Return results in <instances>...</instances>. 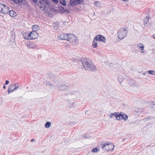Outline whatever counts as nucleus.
I'll return each mask as SVG.
<instances>
[{
  "label": "nucleus",
  "instance_id": "nucleus-14",
  "mask_svg": "<svg viewBox=\"0 0 155 155\" xmlns=\"http://www.w3.org/2000/svg\"><path fill=\"white\" fill-rule=\"evenodd\" d=\"M24 38L26 40H30V33L28 32H26L23 35Z\"/></svg>",
  "mask_w": 155,
  "mask_h": 155
},
{
  "label": "nucleus",
  "instance_id": "nucleus-33",
  "mask_svg": "<svg viewBox=\"0 0 155 155\" xmlns=\"http://www.w3.org/2000/svg\"><path fill=\"white\" fill-rule=\"evenodd\" d=\"M45 84H46V85L50 86L51 87H52V84L49 82L46 81Z\"/></svg>",
  "mask_w": 155,
  "mask_h": 155
},
{
  "label": "nucleus",
  "instance_id": "nucleus-27",
  "mask_svg": "<svg viewBox=\"0 0 155 155\" xmlns=\"http://www.w3.org/2000/svg\"><path fill=\"white\" fill-rule=\"evenodd\" d=\"M149 20V18L147 17H146L144 20L143 22L144 23L146 24H147Z\"/></svg>",
  "mask_w": 155,
  "mask_h": 155
},
{
  "label": "nucleus",
  "instance_id": "nucleus-29",
  "mask_svg": "<svg viewBox=\"0 0 155 155\" xmlns=\"http://www.w3.org/2000/svg\"><path fill=\"white\" fill-rule=\"evenodd\" d=\"M13 85H14V88L15 89V90L17 89V88H18L19 86V84L17 83H15V84H13Z\"/></svg>",
  "mask_w": 155,
  "mask_h": 155
},
{
  "label": "nucleus",
  "instance_id": "nucleus-6",
  "mask_svg": "<svg viewBox=\"0 0 155 155\" xmlns=\"http://www.w3.org/2000/svg\"><path fill=\"white\" fill-rule=\"evenodd\" d=\"M9 8L3 3H1L0 5V13L7 14L9 11Z\"/></svg>",
  "mask_w": 155,
  "mask_h": 155
},
{
  "label": "nucleus",
  "instance_id": "nucleus-11",
  "mask_svg": "<svg viewBox=\"0 0 155 155\" xmlns=\"http://www.w3.org/2000/svg\"><path fill=\"white\" fill-rule=\"evenodd\" d=\"M58 89L61 91H66L69 89V87L65 85H61L58 87Z\"/></svg>",
  "mask_w": 155,
  "mask_h": 155
},
{
  "label": "nucleus",
  "instance_id": "nucleus-16",
  "mask_svg": "<svg viewBox=\"0 0 155 155\" xmlns=\"http://www.w3.org/2000/svg\"><path fill=\"white\" fill-rule=\"evenodd\" d=\"M117 115L116 116V118L117 120H122L121 117H122V113L120 112V113H119L118 112H117Z\"/></svg>",
  "mask_w": 155,
  "mask_h": 155
},
{
  "label": "nucleus",
  "instance_id": "nucleus-23",
  "mask_svg": "<svg viewBox=\"0 0 155 155\" xmlns=\"http://www.w3.org/2000/svg\"><path fill=\"white\" fill-rule=\"evenodd\" d=\"M13 2L16 4H20L23 2L24 0H12Z\"/></svg>",
  "mask_w": 155,
  "mask_h": 155
},
{
  "label": "nucleus",
  "instance_id": "nucleus-5",
  "mask_svg": "<svg viewBox=\"0 0 155 155\" xmlns=\"http://www.w3.org/2000/svg\"><path fill=\"white\" fill-rule=\"evenodd\" d=\"M127 33V31L125 28L120 29L117 33L118 39L121 40L124 38L126 37Z\"/></svg>",
  "mask_w": 155,
  "mask_h": 155
},
{
  "label": "nucleus",
  "instance_id": "nucleus-45",
  "mask_svg": "<svg viewBox=\"0 0 155 155\" xmlns=\"http://www.w3.org/2000/svg\"><path fill=\"white\" fill-rule=\"evenodd\" d=\"M153 105H154L155 106V105L154 104Z\"/></svg>",
  "mask_w": 155,
  "mask_h": 155
},
{
  "label": "nucleus",
  "instance_id": "nucleus-1",
  "mask_svg": "<svg viewBox=\"0 0 155 155\" xmlns=\"http://www.w3.org/2000/svg\"><path fill=\"white\" fill-rule=\"evenodd\" d=\"M81 62L82 65L85 70L92 71L97 70L95 65L89 59L83 58L82 59Z\"/></svg>",
  "mask_w": 155,
  "mask_h": 155
},
{
  "label": "nucleus",
  "instance_id": "nucleus-30",
  "mask_svg": "<svg viewBox=\"0 0 155 155\" xmlns=\"http://www.w3.org/2000/svg\"><path fill=\"white\" fill-rule=\"evenodd\" d=\"M94 4L96 7H100V4L98 1L95 2Z\"/></svg>",
  "mask_w": 155,
  "mask_h": 155
},
{
  "label": "nucleus",
  "instance_id": "nucleus-13",
  "mask_svg": "<svg viewBox=\"0 0 155 155\" xmlns=\"http://www.w3.org/2000/svg\"><path fill=\"white\" fill-rule=\"evenodd\" d=\"M137 47L140 50V51H140L141 53H143V51L144 49V46L142 43H139L137 45Z\"/></svg>",
  "mask_w": 155,
  "mask_h": 155
},
{
  "label": "nucleus",
  "instance_id": "nucleus-7",
  "mask_svg": "<svg viewBox=\"0 0 155 155\" xmlns=\"http://www.w3.org/2000/svg\"><path fill=\"white\" fill-rule=\"evenodd\" d=\"M94 41H101L104 42V43L106 42V39L104 37L103 35H97L94 38Z\"/></svg>",
  "mask_w": 155,
  "mask_h": 155
},
{
  "label": "nucleus",
  "instance_id": "nucleus-9",
  "mask_svg": "<svg viewBox=\"0 0 155 155\" xmlns=\"http://www.w3.org/2000/svg\"><path fill=\"white\" fill-rule=\"evenodd\" d=\"M29 33L30 40L36 38L38 36V34L36 32L32 31Z\"/></svg>",
  "mask_w": 155,
  "mask_h": 155
},
{
  "label": "nucleus",
  "instance_id": "nucleus-4",
  "mask_svg": "<svg viewBox=\"0 0 155 155\" xmlns=\"http://www.w3.org/2000/svg\"><path fill=\"white\" fill-rule=\"evenodd\" d=\"M102 148L105 151H107L110 150H113L114 148V146L112 143H104L101 145Z\"/></svg>",
  "mask_w": 155,
  "mask_h": 155
},
{
  "label": "nucleus",
  "instance_id": "nucleus-28",
  "mask_svg": "<svg viewBox=\"0 0 155 155\" xmlns=\"http://www.w3.org/2000/svg\"><path fill=\"white\" fill-rule=\"evenodd\" d=\"M28 45L29 47L31 48H33L35 47V44L34 43H30Z\"/></svg>",
  "mask_w": 155,
  "mask_h": 155
},
{
  "label": "nucleus",
  "instance_id": "nucleus-36",
  "mask_svg": "<svg viewBox=\"0 0 155 155\" xmlns=\"http://www.w3.org/2000/svg\"><path fill=\"white\" fill-rule=\"evenodd\" d=\"M9 83V81L8 80H6L5 81V84L7 85Z\"/></svg>",
  "mask_w": 155,
  "mask_h": 155
},
{
  "label": "nucleus",
  "instance_id": "nucleus-18",
  "mask_svg": "<svg viewBox=\"0 0 155 155\" xmlns=\"http://www.w3.org/2000/svg\"><path fill=\"white\" fill-rule=\"evenodd\" d=\"M129 83L131 85L134 86V87H137L138 86L137 83L135 82V81L134 80H130L129 81Z\"/></svg>",
  "mask_w": 155,
  "mask_h": 155
},
{
  "label": "nucleus",
  "instance_id": "nucleus-10",
  "mask_svg": "<svg viewBox=\"0 0 155 155\" xmlns=\"http://www.w3.org/2000/svg\"><path fill=\"white\" fill-rule=\"evenodd\" d=\"M83 0H70V4L72 6L81 3Z\"/></svg>",
  "mask_w": 155,
  "mask_h": 155
},
{
  "label": "nucleus",
  "instance_id": "nucleus-2",
  "mask_svg": "<svg viewBox=\"0 0 155 155\" xmlns=\"http://www.w3.org/2000/svg\"><path fill=\"white\" fill-rule=\"evenodd\" d=\"M38 5L41 9L44 10L46 8L50 7V3L49 0H41L38 3Z\"/></svg>",
  "mask_w": 155,
  "mask_h": 155
},
{
  "label": "nucleus",
  "instance_id": "nucleus-39",
  "mask_svg": "<svg viewBox=\"0 0 155 155\" xmlns=\"http://www.w3.org/2000/svg\"><path fill=\"white\" fill-rule=\"evenodd\" d=\"M35 141V140L34 139H32L31 140V141L32 142H34Z\"/></svg>",
  "mask_w": 155,
  "mask_h": 155
},
{
  "label": "nucleus",
  "instance_id": "nucleus-3",
  "mask_svg": "<svg viewBox=\"0 0 155 155\" xmlns=\"http://www.w3.org/2000/svg\"><path fill=\"white\" fill-rule=\"evenodd\" d=\"M68 41L72 45L76 46L78 43V38L73 34H69V37Z\"/></svg>",
  "mask_w": 155,
  "mask_h": 155
},
{
  "label": "nucleus",
  "instance_id": "nucleus-24",
  "mask_svg": "<svg viewBox=\"0 0 155 155\" xmlns=\"http://www.w3.org/2000/svg\"><path fill=\"white\" fill-rule=\"evenodd\" d=\"M117 112L116 113H111L110 114H109V117L110 118H112L113 117V116H114L115 117H116L117 115Z\"/></svg>",
  "mask_w": 155,
  "mask_h": 155
},
{
  "label": "nucleus",
  "instance_id": "nucleus-25",
  "mask_svg": "<svg viewBox=\"0 0 155 155\" xmlns=\"http://www.w3.org/2000/svg\"><path fill=\"white\" fill-rule=\"evenodd\" d=\"M148 73L151 75H155V71L153 70H150L148 71Z\"/></svg>",
  "mask_w": 155,
  "mask_h": 155
},
{
  "label": "nucleus",
  "instance_id": "nucleus-26",
  "mask_svg": "<svg viewBox=\"0 0 155 155\" xmlns=\"http://www.w3.org/2000/svg\"><path fill=\"white\" fill-rule=\"evenodd\" d=\"M118 80L120 84H121V83L122 82L123 80V79L122 78L121 76L119 75L118 78Z\"/></svg>",
  "mask_w": 155,
  "mask_h": 155
},
{
  "label": "nucleus",
  "instance_id": "nucleus-41",
  "mask_svg": "<svg viewBox=\"0 0 155 155\" xmlns=\"http://www.w3.org/2000/svg\"><path fill=\"white\" fill-rule=\"evenodd\" d=\"M3 88L5 89L6 88V86L5 85L3 86Z\"/></svg>",
  "mask_w": 155,
  "mask_h": 155
},
{
  "label": "nucleus",
  "instance_id": "nucleus-34",
  "mask_svg": "<svg viewBox=\"0 0 155 155\" xmlns=\"http://www.w3.org/2000/svg\"><path fill=\"white\" fill-rule=\"evenodd\" d=\"M92 151L93 152H94V153H96L97 152V148H95L94 149H93L92 150Z\"/></svg>",
  "mask_w": 155,
  "mask_h": 155
},
{
  "label": "nucleus",
  "instance_id": "nucleus-12",
  "mask_svg": "<svg viewBox=\"0 0 155 155\" xmlns=\"http://www.w3.org/2000/svg\"><path fill=\"white\" fill-rule=\"evenodd\" d=\"M14 85L13 84L10 85L8 87V94H9L11 92H13L15 90L14 88Z\"/></svg>",
  "mask_w": 155,
  "mask_h": 155
},
{
  "label": "nucleus",
  "instance_id": "nucleus-22",
  "mask_svg": "<svg viewBox=\"0 0 155 155\" xmlns=\"http://www.w3.org/2000/svg\"><path fill=\"white\" fill-rule=\"evenodd\" d=\"M51 126V123L50 122H47L45 124V127L46 128H49Z\"/></svg>",
  "mask_w": 155,
  "mask_h": 155
},
{
  "label": "nucleus",
  "instance_id": "nucleus-35",
  "mask_svg": "<svg viewBox=\"0 0 155 155\" xmlns=\"http://www.w3.org/2000/svg\"><path fill=\"white\" fill-rule=\"evenodd\" d=\"M54 3L57 4L58 2V0H51Z\"/></svg>",
  "mask_w": 155,
  "mask_h": 155
},
{
  "label": "nucleus",
  "instance_id": "nucleus-19",
  "mask_svg": "<svg viewBox=\"0 0 155 155\" xmlns=\"http://www.w3.org/2000/svg\"><path fill=\"white\" fill-rule=\"evenodd\" d=\"M76 106V104L75 102H71L69 103L68 104V107L69 108H73L74 107H75Z\"/></svg>",
  "mask_w": 155,
  "mask_h": 155
},
{
  "label": "nucleus",
  "instance_id": "nucleus-17",
  "mask_svg": "<svg viewBox=\"0 0 155 155\" xmlns=\"http://www.w3.org/2000/svg\"><path fill=\"white\" fill-rule=\"evenodd\" d=\"M9 15L12 17H14L16 16V13L15 12H14L13 10H11L9 11Z\"/></svg>",
  "mask_w": 155,
  "mask_h": 155
},
{
  "label": "nucleus",
  "instance_id": "nucleus-15",
  "mask_svg": "<svg viewBox=\"0 0 155 155\" xmlns=\"http://www.w3.org/2000/svg\"><path fill=\"white\" fill-rule=\"evenodd\" d=\"M39 27L37 25H34L32 26V31L37 32L39 30Z\"/></svg>",
  "mask_w": 155,
  "mask_h": 155
},
{
  "label": "nucleus",
  "instance_id": "nucleus-37",
  "mask_svg": "<svg viewBox=\"0 0 155 155\" xmlns=\"http://www.w3.org/2000/svg\"><path fill=\"white\" fill-rule=\"evenodd\" d=\"M33 2L34 3H36L37 2V1L38 0H32Z\"/></svg>",
  "mask_w": 155,
  "mask_h": 155
},
{
  "label": "nucleus",
  "instance_id": "nucleus-32",
  "mask_svg": "<svg viewBox=\"0 0 155 155\" xmlns=\"http://www.w3.org/2000/svg\"><path fill=\"white\" fill-rule=\"evenodd\" d=\"M78 93L76 91H71V92H70V94H78Z\"/></svg>",
  "mask_w": 155,
  "mask_h": 155
},
{
  "label": "nucleus",
  "instance_id": "nucleus-8",
  "mask_svg": "<svg viewBox=\"0 0 155 155\" xmlns=\"http://www.w3.org/2000/svg\"><path fill=\"white\" fill-rule=\"evenodd\" d=\"M70 34L62 33L60 34L58 36L59 38L61 40H68Z\"/></svg>",
  "mask_w": 155,
  "mask_h": 155
},
{
  "label": "nucleus",
  "instance_id": "nucleus-21",
  "mask_svg": "<svg viewBox=\"0 0 155 155\" xmlns=\"http://www.w3.org/2000/svg\"><path fill=\"white\" fill-rule=\"evenodd\" d=\"M96 41H94V39L93 40V41L92 43V46L94 48H96L97 46V43Z\"/></svg>",
  "mask_w": 155,
  "mask_h": 155
},
{
  "label": "nucleus",
  "instance_id": "nucleus-20",
  "mask_svg": "<svg viewBox=\"0 0 155 155\" xmlns=\"http://www.w3.org/2000/svg\"><path fill=\"white\" fill-rule=\"evenodd\" d=\"M122 117H121L122 118V119H124V120H127V119H128V116L126 115L125 114H123L122 113Z\"/></svg>",
  "mask_w": 155,
  "mask_h": 155
},
{
  "label": "nucleus",
  "instance_id": "nucleus-40",
  "mask_svg": "<svg viewBox=\"0 0 155 155\" xmlns=\"http://www.w3.org/2000/svg\"><path fill=\"white\" fill-rule=\"evenodd\" d=\"M153 38L155 39V34L153 35Z\"/></svg>",
  "mask_w": 155,
  "mask_h": 155
},
{
  "label": "nucleus",
  "instance_id": "nucleus-31",
  "mask_svg": "<svg viewBox=\"0 0 155 155\" xmlns=\"http://www.w3.org/2000/svg\"><path fill=\"white\" fill-rule=\"evenodd\" d=\"M60 3L64 5H65L66 4V2L64 0H60Z\"/></svg>",
  "mask_w": 155,
  "mask_h": 155
},
{
  "label": "nucleus",
  "instance_id": "nucleus-43",
  "mask_svg": "<svg viewBox=\"0 0 155 155\" xmlns=\"http://www.w3.org/2000/svg\"><path fill=\"white\" fill-rule=\"evenodd\" d=\"M121 1H124V2H126L125 0H121Z\"/></svg>",
  "mask_w": 155,
  "mask_h": 155
},
{
  "label": "nucleus",
  "instance_id": "nucleus-38",
  "mask_svg": "<svg viewBox=\"0 0 155 155\" xmlns=\"http://www.w3.org/2000/svg\"><path fill=\"white\" fill-rule=\"evenodd\" d=\"M150 118H145L144 119V121H147Z\"/></svg>",
  "mask_w": 155,
  "mask_h": 155
},
{
  "label": "nucleus",
  "instance_id": "nucleus-44",
  "mask_svg": "<svg viewBox=\"0 0 155 155\" xmlns=\"http://www.w3.org/2000/svg\"><path fill=\"white\" fill-rule=\"evenodd\" d=\"M129 0H125L126 2L128 1Z\"/></svg>",
  "mask_w": 155,
  "mask_h": 155
},
{
  "label": "nucleus",
  "instance_id": "nucleus-42",
  "mask_svg": "<svg viewBox=\"0 0 155 155\" xmlns=\"http://www.w3.org/2000/svg\"><path fill=\"white\" fill-rule=\"evenodd\" d=\"M85 137H86V138H89V137H88V136H85Z\"/></svg>",
  "mask_w": 155,
  "mask_h": 155
}]
</instances>
